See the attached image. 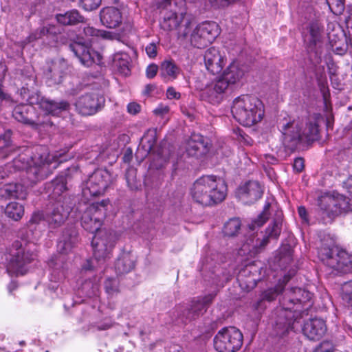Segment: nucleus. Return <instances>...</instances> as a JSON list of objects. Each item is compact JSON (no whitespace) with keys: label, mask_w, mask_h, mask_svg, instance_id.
<instances>
[{"label":"nucleus","mask_w":352,"mask_h":352,"mask_svg":"<svg viewBox=\"0 0 352 352\" xmlns=\"http://www.w3.org/2000/svg\"><path fill=\"white\" fill-rule=\"evenodd\" d=\"M60 162L56 155L50 154L47 146H37L31 156V164L27 168L28 181H24L23 184H8L3 186L1 188V195L10 198L25 199L27 195V188L39 180L45 179L57 168Z\"/></svg>","instance_id":"nucleus-1"},{"label":"nucleus","mask_w":352,"mask_h":352,"mask_svg":"<svg viewBox=\"0 0 352 352\" xmlns=\"http://www.w3.org/2000/svg\"><path fill=\"white\" fill-rule=\"evenodd\" d=\"M278 126L283 135V144L289 150H294L301 142L314 141L318 138V125L315 117L283 119Z\"/></svg>","instance_id":"nucleus-2"},{"label":"nucleus","mask_w":352,"mask_h":352,"mask_svg":"<svg viewBox=\"0 0 352 352\" xmlns=\"http://www.w3.org/2000/svg\"><path fill=\"white\" fill-rule=\"evenodd\" d=\"M311 294L299 287L292 288L281 300V307L275 312L274 331L277 336H283L293 329V324L297 320L299 311L297 308L301 303L309 301Z\"/></svg>","instance_id":"nucleus-3"},{"label":"nucleus","mask_w":352,"mask_h":352,"mask_svg":"<svg viewBox=\"0 0 352 352\" xmlns=\"http://www.w3.org/2000/svg\"><path fill=\"white\" fill-rule=\"evenodd\" d=\"M226 191L227 186L221 178L214 175H204L194 182L190 195L196 203L209 206L224 200Z\"/></svg>","instance_id":"nucleus-4"},{"label":"nucleus","mask_w":352,"mask_h":352,"mask_svg":"<svg viewBox=\"0 0 352 352\" xmlns=\"http://www.w3.org/2000/svg\"><path fill=\"white\" fill-rule=\"evenodd\" d=\"M244 75L243 69L237 63L232 62L220 77L202 90L201 98L212 104L220 103L228 87L240 82Z\"/></svg>","instance_id":"nucleus-5"},{"label":"nucleus","mask_w":352,"mask_h":352,"mask_svg":"<svg viewBox=\"0 0 352 352\" xmlns=\"http://www.w3.org/2000/svg\"><path fill=\"white\" fill-rule=\"evenodd\" d=\"M160 8L162 9L161 28L166 32L177 31L179 37L187 36L192 18L187 14L185 0H179L175 4L170 3V6Z\"/></svg>","instance_id":"nucleus-6"},{"label":"nucleus","mask_w":352,"mask_h":352,"mask_svg":"<svg viewBox=\"0 0 352 352\" xmlns=\"http://www.w3.org/2000/svg\"><path fill=\"white\" fill-rule=\"evenodd\" d=\"M232 113L240 124L251 126L263 119L264 107L258 98L251 95H241L234 100Z\"/></svg>","instance_id":"nucleus-7"},{"label":"nucleus","mask_w":352,"mask_h":352,"mask_svg":"<svg viewBox=\"0 0 352 352\" xmlns=\"http://www.w3.org/2000/svg\"><path fill=\"white\" fill-rule=\"evenodd\" d=\"M109 204V201L108 199H104L100 202H96L89 206H86L85 208L81 209L82 211L80 218L81 225L85 230L89 232H96L93 239L96 236H100V232H107V233H112L114 234L116 240L117 239L116 234L114 232L106 230H100L106 217L107 208ZM100 236L103 239L107 238L105 236H102L101 234Z\"/></svg>","instance_id":"nucleus-8"},{"label":"nucleus","mask_w":352,"mask_h":352,"mask_svg":"<svg viewBox=\"0 0 352 352\" xmlns=\"http://www.w3.org/2000/svg\"><path fill=\"white\" fill-rule=\"evenodd\" d=\"M318 255L325 265L338 272L352 271V257L346 251L339 250L331 239L327 243L322 242Z\"/></svg>","instance_id":"nucleus-9"},{"label":"nucleus","mask_w":352,"mask_h":352,"mask_svg":"<svg viewBox=\"0 0 352 352\" xmlns=\"http://www.w3.org/2000/svg\"><path fill=\"white\" fill-rule=\"evenodd\" d=\"M105 236L108 239H103L100 236H96L91 241L94 250V258L87 260L82 265L84 271L92 270L96 267L95 263L98 265L103 264L106 259L110 258L111 252L116 243V236L112 233L102 232L100 235Z\"/></svg>","instance_id":"nucleus-10"},{"label":"nucleus","mask_w":352,"mask_h":352,"mask_svg":"<svg viewBox=\"0 0 352 352\" xmlns=\"http://www.w3.org/2000/svg\"><path fill=\"white\" fill-rule=\"evenodd\" d=\"M34 244L16 241L12 243L9 253L8 270L18 272L25 264L30 263L36 256Z\"/></svg>","instance_id":"nucleus-11"},{"label":"nucleus","mask_w":352,"mask_h":352,"mask_svg":"<svg viewBox=\"0 0 352 352\" xmlns=\"http://www.w3.org/2000/svg\"><path fill=\"white\" fill-rule=\"evenodd\" d=\"M243 334L236 327H224L214 338V346L219 352H236L242 346Z\"/></svg>","instance_id":"nucleus-12"},{"label":"nucleus","mask_w":352,"mask_h":352,"mask_svg":"<svg viewBox=\"0 0 352 352\" xmlns=\"http://www.w3.org/2000/svg\"><path fill=\"white\" fill-rule=\"evenodd\" d=\"M112 182L111 174L106 169L95 170L82 184V193L85 199L102 195Z\"/></svg>","instance_id":"nucleus-13"},{"label":"nucleus","mask_w":352,"mask_h":352,"mask_svg":"<svg viewBox=\"0 0 352 352\" xmlns=\"http://www.w3.org/2000/svg\"><path fill=\"white\" fill-rule=\"evenodd\" d=\"M219 34V28L216 23L204 22L193 30L190 34V41L194 47L204 48L212 43Z\"/></svg>","instance_id":"nucleus-14"},{"label":"nucleus","mask_w":352,"mask_h":352,"mask_svg":"<svg viewBox=\"0 0 352 352\" xmlns=\"http://www.w3.org/2000/svg\"><path fill=\"white\" fill-rule=\"evenodd\" d=\"M213 298L214 295L209 294L192 302L190 308L179 307L177 308V316L182 322L190 321L203 314Z\"/></svg>","instance_id":"nucleus-15"},{"label":"nucleus","mask_w":352,"mask_h":352,"mask_svg":"<svg viewBox=\"0 0 352 352\" xmlns=\"http://www.w3.org/2000/svg\"><path fill=\"white\" fill-rule=\"evenodd\" d=\"M320 207L329 218H333L350 210L348 199L342 195L322 198Z\"/></svg>","instance_id":"nucleus-16"},{"label":"nucleus","mask_w":352,"mask_h":352,"mask_svg":"<svg viewBox=\"0 0 352 352\" xmlns=\"http://www.w3.org/2000/svg\"><path fill=\"white\" fill-rule=\"evenodd\" d=\"M263 192L262 187L258 182L250 181L239 187L236 194L243 204H252L261 197Z\"/></svg>","instance_id":"nucleus-17"},{"label":"nucleus","mask_w":352,"mask_h":352,"mask_svg":"<svg viewBox=\"0 0 352 352\" xmlns=\"http://www.w3.org/2000/svg\"><path fill=\"white\" fill-rule=\"evenodd\" d=\"M67 68L68 65L63 58L53 60L45 72V76L49 86L60 83Z\"/></svg>","instance_id":"nucleus-18"},{"label":"nucleus","mask_w":352,"mask_h":352,"mask_svg":"<svg viewBox=\"0 0 352 352\" xmlns=\"http://www.w3.org/2000/svg\"><path fill=\"white\" fill-rule=\"evenodd\" d=\"M69 47L81 64L86 67H90L93 63L100 62V54L92 51L88 46L82 43H73L69 45Z\"/></svg>","instance_id":"nucleus-19"},{"label":"nucleus","mask_w":352,"mask_h":352,"mask_svg":"<svg viewBox=\"0 0 352 352\" xmlns=\"http://www.w3.org/2000/svg\"><path fill=\"white\" fill-rule=\"evenodd\" d=\"M103 100L102 97H98L96 94H85L78 99L75 105L79 113L83 116H90L98 111Z\"/></svg>","instance_id":"nucleus-20"},{"label":"nucleus","mask_w":352,"mask_h":352,"mask_svg":"<svg viewBox=\"0 0 352 352\" xmlns=\"http://www.w3.org/2000/svg\"><path fill=\"white\" fill-rule=\"evenodd\" d=\"M295 270L289 272L288 275H285L283 279V285H278L274 288H269L261 293L258 300L254 305L256 310H263L266 307L265 302H271L283 291L284 285L289 281L292 276H294Z\"/></svg>","instance_id":"nucleus-21"},{"label":"nucleus","mask_w":352,"mask_h":352,"mask_svg":"<svg viewBox=\"0 0 352 352\" xmlns=\"http://www.w3.org/2000/svg\"><path fill=\"white\" fill-rule=\"evenodd\" d=\"M210 145L208 140L200 134H192L187 142L188 155L199 158L208 153Z\"/></svg>","instance_id":"nucleus-22"},{"label":"nucleus","mask_w":352,"mask_h":352,"mask_svg":"<svg viewBox=\"0 0 352 352\" xmlns=\"http://www.w3.org/2000/svg\"><path fill=\"white\" fill-rule=\"evenodd\" d=\"M304 335L310 340H320L327 331L325 322L320 318H313L307 321L302 328Z\"/></svg>","instance_id":"nucleus-23"},{"label":"nucleus","mask_w":352,"mask_h":352,"mask_svg":"<svg viewBox=\"0 0 352 352\" xmlns=\"http://www.w3.org/2000/svg\"><path fill=\"white\" fill-rule=\"evenodd\" d=\"M204 62L206 69L213 74L221 72L226 63L223 56L215 47H210L206 50Z\"/></svg>","instance_id":"nucleus-24"},{"label":"nucleus","mask_w":352,"mask_h":352,"mask_svg":"<svg viewBox=\"0 0 352 352\" xmlns=\"http://www.w3.org/2000/svg\"><path fill=\"white\" fill-rule=\"evenodd\" d=\"M36 104L46 114L57 116L62 111H67L69 108V104L65 100H51L45 98H36Z\"/></svg>","instance_id":"nucleus-25"},{"label":"nucleus","mask_w":352,"mask_h":352,"mask_svg":"<svg viewBox=\"0 0 352 352\" xmlns=\"http://www.w3.org/2000/svg\"><path fill=\"white\" fill-rule=\"evenodd\" d=\"M70 212L69 207H64L58 202L52 211L47 214L45 220L47 222L50 228H56L60 226L67 219Z\"/></svg>","instance_id":"nucleus-26"},{"label":"nucleus","mask_w":352,"mask_h":352,"mask_svg":"<svg viewBox=\"0 0 352 352\" xmlns=\"http://www.w3.org/2000/svg\"><path fill=\"white\" fill-rule=\"evenodd\" d=\"M100 21L108 28H115L122 23V13L117 8L111 6L101 10L100 13Z\"/></svg>","instance_id":"nucleus-27"},{"label":"nucleus","mask_w":352,"mask_h":352,"mask_svg":"<svg viewBox=\"0 0 352 352\" xmlns=\"http://www.w3.org/2000/svg\"><path fill=\"white\" fill-rule=\"evenodd\" d=\"M308 33L305 36V41L311 51L316 49L321 43V25L317 22H312L308 28Z\"/></svg>","instance_id":"nucleus-28"},{"label":"nucleus","mask_w":352,"mask_h":352,"mask_svg":"<svg viewBox=\"0 0 352 352\" xmlns=\"http://www.w3.org/2000/svg\"><path fill=\"white\" fill-rule=\"evenodd\" d=\"M156 140V131L153 129H148L141 139L137 154L141 153L142 158L146 157L153 149Z\"/></svg>","instance_id":"nucleus-29"},{"label":"nucleus","mask_w":352,"mask_h":352,"mask_svg":"<svg viewBox=\"0 0 352 352\" xmlns=\"http://www.w3.org/2000/svg\"><path fill=\"white\" fill-rule=\"evenodd\" d=\"M130 56L126 53H116L112 60L113 69L120 74L126 76L130 74Z\"/></svg>","instance_id":"nucleus-30"},{"label":"nucleus","mask_w":352,"mask_h":352,"mask_svg":"<svg viewBox=\"0 0 352 352\" xmlns=\"http://www.w3.org/2000/svg\"><path fill=\"white\" fill-rule=\"evenodd\" d=\"M78 242L76 232L64 233L57 243V250L60 254L69 253Z\"/></svg>","instance_id":"nucleus-31"},{"label":"nucleus","mask_w":352,"mask_h":352,"mask_svg":"<svg viewBox=\"0 0 352 352\" xmlns=\"http://www.w3.org/2000/svg\"><path fill=\"white\" fill-rule=\"evenodd\" d=\"M58 23L63 25H74L83 21V16L77 10H72L64 14H56Z\"/></svg>","instance_id":"nucleus-32"},{"label":"nucleus","mask_w":352,"mask_h":352,"mask_svg":"<svg viewBox=\"0 0 352 352\" xmlns=\"http://www.w3.org/2000/svg\"><path fill=\"white\" fill-rule=\"evenodd\" d=\"M181 72L180 68L173 60H164L160 67V74L169 80H175Z\"/></svg>","instance_id":"nucleus-33"},{"label":"nucleus","mask_w":352,"mask_h":352,"mask_svg":"<svg viewBox=\"0 0 352 352\" xmlns=\"http://www.w3.org/2000/svg\"><path fill=\"white\" fill-rule=\"evenodd\" d=\"M281 232V222L280 219H276L265 230V234L260 243V247H265L270 239H276Z\"/></svg>","instance_id":"nucleus-34"},{"label":"nucleus","mask_w":352,"mask_h":352,"mask_svg":"<svg viewBox=\"0 0 352 352\" xmlns=\"http://www.w3.org/2000/svg\"><path fill=\"white\" fill-rule=\"evenodd\" d=\"M134 266V260L131 256L124 254L117 260L115 269L118 274H122L131 272Z\"/></svg>","instance_id":"nucleus-35"},{"label":"nucleus","mask_w":352,"mask_h":352,"mask_svg":"<svg viewBox=\"0 0 352 352\" xmlns=\"http://www.w3.org/2000/svg\"><path fill=\"white\" fill-rule=\"evenodd\" d=\"M5 213L8 217L19 221L24 214V208L18 202H10L6 207Z\"/></svg>","instance_id":"nucleus-36"},{"label":"nucleus","mask_w":352,"mask_h":352,"mask_svg":"<svg viewBox=\"0 0 352 352\" xmlns=\"http://www.w3.org/2000/svg\"><path fill=\"white\" fill-rule=\"evenodd\" d=\"M270 204L266 203L263 207L262 212L254 219L248 224V227L250 230H254L263 226V224L268 220L270 217Z\"/></svg>","instance_id":"nucleus-37"},{"label":"nucleus","mask_w":352,"mask_h":352,"mask_svg":"<svg viewBox=\"0 0 352 352\" xmlns=\"http://www.w3.org/2000/svg\"><path fill=\"white\" fill-rule=\"evenodd\" d=\"M30 109H31V106L27 104L16 106L12 111V116L19 122L29 124L30 123V118L28 115Z\"/></svg>","instance_id":"nucleus-38"},{"label":"nucleus","mask_w":352,"mask_h":352,"mask_svg":"<svg viewBox=\"0 0 352 352\" xmlns=\"http://www.w3.org/2000/svg\"><path fill=\"white\" fill-rule=\"evenodd\" d=\"M53 186V197L60 196L63 192L67 190V179L63 175L57 177L52 181Z\"/></svg>","instance_id":"nucleus-39"},{"label":"nucleus","mask_w":352,"mask_h":352,"mask_svg":"<svg viewBox=\"0 0 352 352\" xmlns=\"http://www.w3.org/2000/svg\"><path fill=\"white\" fill-rule=\"evenodd\" d=\"M241 228V221L237 218L230 219L224 226L223 232L227 236H234Z\"/></svg>","instance_id":"nucleus-40"},{"label":"nucleus","mask_w":352,"mask_h":352,"mask_svg":"<svg viewBox=\"0 0 352 352\" xmlns=\"http://www.w3.org/2000/svg\"><path fill=\"white\" fill-rule=\"evenodd\" d=\"M84 33L88 37H102L103 38H111L112 34L110 32L96 29L91 26L84 28Z\"/></svg>","instance_id":"nucleus-41"},{"label":"nucleus","mask_w":352,"mask_h":352,"mask_svg":"<svg viewBox=\"0 0 352 352\" xmlns=\"http://www.w3.org/2000/svg\"><path fill=\"white\" fill-rule=\"evenodd\" d=\"M341 296L345 302L352 306V280L346 282L342 285Z\"/></svg>","instance_id":"nucleus-42"},{"label":"nucleus","mask_w":352,"mask_h":352,"mask_svg":"<svg viewBox=\"0 0 352 352\" xmlns=\"http://www.w3.org/2000/svg\"><path fill=\"white\" fill-rule=\"evenodd\" d=\"M49 30L46 27H40L35 31L32 32L24 41V44L32 43L38 39L41 38L43 36L48 33Z\"/></svg>","instance_id":"nucleus-43"},{"label":"nucleus","mask_w":352,"mask_h":352,"mask_svg":"<svg viewBox=\"0 0 352 352\" xmlns=\"http://www.w3.org/2000/svg\"><path fill=\"white\" fill-rule=\"evenodd\" d=\"M104 288L109 295L118 292V280L116 278H109L104 282Z\"/></svg>","instance_id":"nucleus-44"},{"label":"nucleus","mask_w":352,"mask_h":352,"mask_svg":"<svg viewBox=\"0 0 352 352\" xmlns=\"http://www.w3.org/2000/svg\"><path fill=\"white\" fill-rule=\"evenodd\" d=\"M330 10L336 14H341L344 10L345 0H326Z\"/></svg>","instance_id":"nucleus-45"},{"label":"nucleus","mask_w":352,"mask_h":352,"mask_svg":"<svg viewBox=\"0 0 352 352\" xmlns=\"http://www.w3.org/2000/svg\"><path fill=\"white\" fill-rule=\"evenodd\" d=\"M126 179L128 186L132 190H135L139 188V184L135 179V170L133 169L129 170L126 173Z\"/></svg>","instance_id":"nucleus-46"},{"label":"nucleus","mask_w":352,"mask_h":352,"mask_svg":"<svg viewBox=\"0 0 352 352\" xmlns=\"http://www.w3.org/2000/svg\"><path fill=\"white\" fill-rule=\"evenodd\" d=\"M102 0H80L82 7L88 11L94 10L98 8Z\"/></svg>","instance_id":"nucleus-47"},{"label":"nucleus","mask_w":352,"mask_h":352,"mask_svg":"<svg viewBox=\"0 0 352 352\" xmlns=\"http://www.w3.org/2000/svg\"><path fill=\"white\" fill-rule=\"evenodd\" d=\"M211 5L217 8H223L234 3L236 0H208Z\"/></svg>","instance_id":"nucleus-48"},{"label":"nucleus","mask_w":352,"mask_h":352,"mask_svg":"<svg viewBox=\"0 0 352 352\" xmlns=\"http://www.w3.org/2000/svg\"><path fill=\"white\" fill-rule=\"evenodd\" d=\"M145 50L149 58H153L157 54V47L155 43H151L146 45Z\"/></svg>","instance_id":"nucleus-49"},{"label":"nucleus","mask_w":352,"mask_h":352,"mask_svg":"<svg viewBox=\"0 0 352 352\" xmlns=\"http://www.w3.org/2000/svg\"><path fill=\"white\" fill-rule=\"evenodd\" d=\"M158 67L155 64L149 65L146 69V74L148 78H153L157 73Z\"/></svg>","instance_id":"nucleus-50"},{"label":"nucleus","mask_w":352,"mask_h":352,"mask_svg":"<svg viewBox=\"0 0 352 352\" xmlns=\"http://www.w3.org/2000/svg\"><path fill=\"white\" fill-rule=\"evenodd\" d=\"M169 111V107L167 105H164L162 104H159L154 110L153 113L155 115L163 116L164 115L168 113Z\"/></svg>","instance_id":"nucleus-51"},{"label":"nucleus","mask_w":352,"mask_h":352,"mask_svg":"<svg viewBox=\"0 0 352 352\" xmlns=\"http://www.w3.org/2000/svg\"><path fill=\"white\" fill-rule=\"evenodd\" d=\"M141 107L137 102H130L127 105V111L130 114L135 115L140 111Z\"/></svg>","instance_id":"nucleus-52"},{"label":"nucleus","mask_w":352,"mask_h":352,"mask_svg":"<svg viewBox=\"0 0 352 352\" xmlns=\"http://www.w3.org/2000/svg\"><path fill=\"white\" fill-rule=\"evenodd\" d=\"M166 96L168 99L178 100L180 98L181 94L179 92H177L174 87H170L167 89Z\"/></svg>","instance_id":"nucleus-53"},{"label":"nucleus","mask_w":352,"mask_h":352,"mask_svg":"<svg viewBox=\"0 0 352 352\" xmlns=\"http://www.w3.org/2000/svg\"><path fill=\"white\" fill-rule=\"evenodd\" d=\"M294 169L298 172H301L305 167L304 165V160L301 157H297L294 160V165H293Z\"/></svg>","instance_id":"nucleus-54"},{"label":"nucleus","mask_w":352,"mask_h":352,"mask_svg":"<svg viewBox=\"0 0 352 352\" xmlns=\"http://www.w3.org/2000/svg\"><path fill=\"white\" fill-rule=\"evenodd\" d=\"M44 219V216L42 212L38 211L32 214L29 223H38Z\"/></svg>","instance_id":"nucleus-55"},{"label":"nucleus","mask_w":352,"mask_h":352,"mask_svg":"<svg viewBox=\"0 0 352 352\" xmlns=\"http://www.w3.org/2000/svg\"><path fill=\"white\" fill-rule=\"evenodd\" d=\"M298 213L300 216V217L302 219V220L308 223H309V219L307 217V212L306 210V208L303 206H300L298 208Z\"/></svg>","instance_id":"nucleus-56"},{"label":"nucleus","mask_w":352,"mask_h":352,"mask_svg":"<svg viewBox=\"0 0 352 352\" xmlns=\"http://www.w3.org/2000/svg\"><path fill=\"white\" fill-rule=\"evenodd\" d=\"M325 344V343H322L318 346L313 352H333V347L331 346L328 349H323V346Z\"/></svg>","instance_id":"nucleus-57"},{"label":"nucleus","mask_w":352,"mask_h":352,"mask_svg":"<svg viewBox=\"0 0 352 352\" xmlns=\"http://www.w3.org/2000/svg\"><path fill=\"white\" fill-rule=\"evenodd\" d=\"M132 151L128 148L123 156V161L126 163H129L132 160Z\"/></svg>","instance_id":"nucleus-58"},{"label":"nucleus","mask_w":352,"mask_h":352,"mask_svg":"<svg viewBox=\"0 0 352 352\" xmlns=\"http://www.w3.org/2000/svg\"><path fill=\"white\" fill-rule=\"evenodd\" d=\"M175 1H179V0H160L159 1V7H162V6H165V7H167V6H170V3H173V4H175Z\"/></svg>","instance_id":"nucleus-59"},{"label":"nucleus","mask_w":352,"mask_h":352,"mask_svg":"<svg viewBox=\"0 0 352 352\" xmlns=\"http://www.w3.org/2000/svg\"><path fill=\"white\" fill-rule=\"evenodd\" d=\"M168 352H183L182 347L178 344H173L169 347Z\"/></svg>","instance_id":"nucleus-60"},{"label":"nucleus","mask_w":352,"mask_h":352,"mask_svg":"<svg viewBox=\"0 0 352 352\" xmlns=\"http://www.w3.org/2000/svg\"><path fill=\"white\" fill-rule=\"evenodd\" d=\"M350 193L352 194V176L349 177L344 183Z\"/></svg>","instance_id":"nucleus-61"},{"label":"nucleus","mask_w":352,"mask_h":352,"mask_svg":"<svg viewBox=\"0 0 352 352\" xmlns=\"http://www.w3.org/2000/svg\"><path fill=\"white\" fill-rule=\"evenodd\" d=\"M16 288L17 284L14 281H12L8 286V289L10 293H12V291L15 290Z\"/></svg>","instance_id":"nucleus-62"},{"label":"nucleus","mask_w":352,"mask_h":352,"mask_svg":"<svg viewBox=\"0 0 352 352\" xmlns=\"http://www.w3.org/2000/svg\"><path fill=\"white\" fill-rule=\"evenodd\" d=\"M153 88H154V87L151 85H146V93H148V94L150 93L151 91L153 90Z\"/></svg>","instance_id":"nucleus-63"},{"label":"nucleus","mask_w":352,"mask_h":352,"mask_svg":"<svg viewBox=\"0 0 352 352\" xmlns=\"http://www.w3.org/2000/svg\"><path fill=\"white\" fill-rule=\"evenodd\" d=\"M32 100H33V98H31V99H30V103L31 104H34V102Z\"/></svg>","instance_id":"nucleus-64"}]
</instances>
